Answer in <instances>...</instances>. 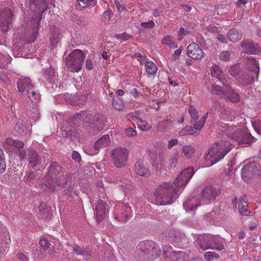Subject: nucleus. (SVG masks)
<instances>
[{
	"mask_svg": "<svg viewBox=\"0 0 261 261\" xmlns=\"http://www.w3.org/2000/svg\"><path fill=\"white\" fill-rule=\"evenodd\" d=\"M115 37L118 39H122L123 40H127L130 37V36L124 33L121 34H116Z\"/></svg>",
	"mask_w": 261,
	"mask_h": 261,
	"instance_id": "obj_64",
	"label": "nucleus"
},
{
	"mask_svg": "<svg viewBox=\"0 0 261 261\" xmlns=\"http://www.w3.org/2000/svg\"><path fill=\"white\" fill-rule=\"evenodd\" d=\"M73 121L83 119L87 123H89L88 132L91 135L97 134L102 130L105 126L106 121L105 117L100 113H96L94 115L85 111L76 113L71 117Z\"/></svg>",
	"mask_w": 261,
	"mask_h": 261,
	"instance_id": "obj_3",
	"label": "nucleus"
},
{
	"mask_svg": "<svg viewBox=\"0 0 261 261\" xmlns=\"http://www.w3.org/2000/svg\"><path fill=\"white\" fill-rule=\"evenodd\" d=\"M220 193L221 190L217 187L212 185L205 187L201 192L202 204H206L214 200Z\"/></svg>",
	"mask_w": 261,
	"mask_h": 261,
	"instance_id": "obj_10",
	"label": "nucleus"
},
{
	"mask_svg": "<svg viewBox=\"0 0 261 261\" xmlns=\"http://www.w3.org/2000/svg\"><path fill=\"white\" fill-rule=\"evenodd\" d=\"M242 178L245 181L248 182L253 178L254 176L257 174L258 169L257 164L254 162H250L246 164L241 170Z\"/></svg>",
	"mask_w": 261,
	"mask_h": 261,
	"instance_id": "obj_12",
	"label": "nucleus"
},
{
	"mask_svg": "<svg viewBox=\"0 0 261 261\" xmlns=\"http://www.w3.org/2000/svg\"><path fill=\"white\" fill-rule=\"evenodd\" d=\"M15 129L19 134H21L24 132L25 126L22 122H18L16 123Z\"/></svg>",
	"mask_w": 261,
	"mask_h": 261,
	"instance_id": "obj_58",
	"label": "nucleus"
},
{
	"mask_svg": "<svg viewBox=\"0 0 261 261\" xmlns=\"http://www.w3.org/2000/svg\"><path fill=\"white\" fill-rule=\"evenodd\" d=\"M232 138L237 142L238 145L242 146L250 145L255 141V138L245 129H238L232 135Z\"/></svg>",
	"mask_w": 261,
	"mask_h": 261,
	"instance_id": "obj_9",
	"label": "nucleus"
},
{
	"mask_svg": "<svg viewBox=\"0 0 261 261\" xmlns=\"http://www.w3.org/2000/svg\"><path fill=\"white\" fill-rule=\"evenodd\" d=\"M121 214L124 218H128L130 216L131 208L129 205H124L122 206Z\"/></svg>",
	"mask_w": 261,
	"mask_h": 261,
	"instance_id": "obj_48",
	"label": "nucleus"
},
{
	"mask_svg": "<svg viewBox=\"0 0 261 261\" xmlns=\"http://www.w3.org/2000/svg\"><path fill=\"white\" fill-rule=\"evenodd\" d=\"M182 152L187 158H190L195 152V148L191 145H185L182 147Z\"/></svg>",
	"mask_w": 261,
	"mask_h": 261,
	"instance_id": "obj_44",
	"label": "nucleus"
},
{
	"mask_svg": "<svg viewBox=\"0 0 261 261\" xmlns=\"http://www.w3.org/2000/svg\"><path fill=\"white\" fill-rule=\"evenodd\" d=\"M188 111L191 117V120L198 119L199 116L198 114V112L194 106H190Z\"/></svg>",
	"mask_w": 261,
	"mask_h": 261,
	"instance_id": "obj_49",
	"label": "nucleus"
},
{
	"mask_svg": "<svg viewBox=\"0 0 261 261\" xmlns=\"http://www.w3.org/2000/svg\"><path fill=\"white\" fill-rule=\"evenodd\" d=\"M199 132L196 129L191 125L186 126L181 130L179 132V135L180 136L186 135H194L197 136Z\"/></svg>",
	"mask_w": 261,
	"mask_h": 261,
	"instance_id": "obj_30",
	"label": "nucleus"
},
{
	"mask_svg": "<svg viewBox=\"0 0 261 261\" xmlns=\"http://www.w3.org/2000/svg\"><path fill=\"white\" fill-rule=\"evenodd\" d=\"M55 76V72L53 69L49 68L45 71L44 76L48 80H51Z\"/></svg>",
	"mask_w": 261,
	"mask_h": 261,
	"instance_id": "obj_55",
	"label": "nucleus"
},
{
	"mask_svg": "<svg viewBox=\"0 0 261 261\" xmlns=\"http://www.w3.org/2000/svg\"><path fill=\"white\" fill-rule=\"evenodd\" d=\"M28 158L27 156L24 159H27L29 161V165L32 168H35L36 166L40 165L41 163V159L38 154V153L33 148L28 149Z\"/></svg>",
	"mask_w": 261,
	"mask_h": 261,
	"instance_id": "obj_22",
	"label": "nucleus"
},
{
	"mask_svg": "<svg viewBox=\"0 0 261 261\" xmlns=\"http://www.w3.org/2000/svg\"><path fill=\"white\" fill-rule=\"evenodd\" d=\"M247 69L238 79L240 83L243 86L251 85L257 80L259 74V65L254 58H250L247 60Z\"/></svg>",
	"mask_w": 261,
	"mask_h": 261,
	"instance_id": "obj_5",
	"label": "nucleus"
},
{
	"mask_svg": "<svg viewBox=\"0 0 261 261\" xmlns=\"http://www.w3.org/2000/svg\"><path fill=\"white\" fill-rule=\"evenodd\" d=\"M194 173V168L189 167L180 172L173 184L165 182L160 185L153 194L155 203L159 205H164L173 203L178 197V189L186 186Z\"/></svg>",
	"mask_w": 261,
	"mask_h": 261,
	"instance_id": "obj_1",
	"label": "nucleus"
},
{
	"mask_svg": "<svg viewBox=\"0 0 261 261\" xmlns=\"http://www.w3.org/2000/svg\"><path fill=\"white\" fill-rule=\"evenodd\" d=\"M173 122L168 119H165L163 121L159 122L157 124V127L161 132H164L168 127L173 125Z\"/></svg>",
	"mask_w": 261,
	"mask_h": 261,
	"instance_id": "obj_34",
	"label": "nucleus"
},
{
	"mask_svg": "<svg viewBox=\"0 0 261 261\" xmlns=\"http://www.w3.org/2000/svg\"><path fill=\"white\" fill-rule=\"evenodd\" d=\"M5 144L11 146H14L18 149V153L21 160L24 159L26 156V151L23 148L24 143L22 141L13 140L12 138H7L5 141Z\"/></svg>",
	"mask_w": 261,
	"mask_h": 261,
	"instance_id": "obj_18",
	"label": "nucleus"
},
{
	"mask_svg": "<svg viewBox=\"0 0 261 261\" xmlns=\"http://www.w3.org/2000/svg\"><path fill=\"white\" fill-rule=\"evenodd\" d=\"M109 213V206L107 203L102 200H99L95 205L94 211L95 217L98 222L102 221Z\"/></svg>",
	"mask_w": 261,
	"mask_h": 261,
	"instance_id": "obj_13",
	"label": "nucleus"
},
{
	"mask_svg": "<svg viewBox=\"0 0 261 261\" xmlns=\"http://www.w3.org/2000/svg\"><path fill=\"white\" fill-rule=\"evenodd\" d=\"M110 143V138L109 135H105L99 138L94 144L93 154L98 153L99 149L102 148L106 147Z\"/></svg>",
	"mask_w": 261,
	"mask_h": 261,
	"instance_id": "obj_23",
	"label": "nucleus"
},
{
	"mask_svg": "<svg viewBox=\"0 0 261 261\" xmlns=\"http://www.w3.org/2000/svg\"><path fill=\"white\" fill-rule=\"evenodd\" d=\"M188 56L194 60H201L204 57V52L200 46L195 43L190 44L187 48Z\"/></svg>",
	"mask_w": 261,
	"mask_h": 261,
	"instance_id": "obj_15",
	"label": "nucleus"
},
{
	"mask_svg": "<svg viewBox=\"0 0 261 261\" xmlns=\"http://www.w3.org/2000/svg\"><path fill=\"white\" fill-rule=\"evenodd\" d=\"M163 254L166 261H178L180 258L181 251H174L169 245L162 247Z\"/></svg>",
	"mask_w": 261,
	"mask_h": 261,
	"instance_id": "obj_17",
	"label": "nucleus"
},
{
	"mask_svg": "<svg viewBox=\"0 0 261 261\" xmlns=\"http://www.w3.org/2000/svg\"><path fill=\"white\" fill-rule=\"evenodd\" d=\"M242 37V32L238 30L232 29L227 34L228 39L232 42L239 41Z\"/></svg>",
	"mask_w": 261,
	"mask_h": 261,
	"instance_id": "obj_28",
	"label": "nucleus"
},
{
	"mask_svg": "<svg viewBox=\"0 0 261 261\" xmlns=\"http://www.w3.org/2000/svg\"><path fill=\"white\" fill-rule=\"evenodd\" d=\"M238 210L241 215H247L246 213L247 212L248 210V203L244 198H242L240 200Z\"/></svg>",
	"mask_w": 261,
	"mask_h": 261,
	"instance_id": "obj_38",
	"label": "nucleus"
},
{
	"mask_svg": "<svg viewBox=\"0 0 261 261\" xmlns=\"http://www.w3.org/2000/svg\"><path fill=\"white\" fill-rule=\"evenodd\" d=\"M112 105L113 108L118 111H122L124 108L122 101L118 97V96H114L113 97Z\"/></svg>",
	"mask_w": 261,
	"mask_h": 261,
	"instance_id": "obj_37",
	"label": "nucleus"
},
{
	"mask_svg": "<svg viewBox=\"0 0 261 261\" xmlns=\"http://www.w3.org/2000/svg\"><path fill=\"white\" fill-rule=\"evenodd\" d=\"M240 67L238 65H234L231 66L229 69L230 74L235 77L237 80L239 78L240 75Z\"/></svg>",
	"mask_w": 261,
	"mask_h": 261,
	"instance_id": "obj_45",
	"label": "nucleus"
},
{
	"mask_svg": "<svg viewBox=\"0 0 261 261\" xmlns=\"http://www.w3.org/2000/svg\"><path fill=\"white\" fill-rule=\"evenodd\" d=\"M138 126L139 128L143 131L148 130L151 127V126L148 123L142 119L141 120H140V122L138 123Z\"/></svg>",
	"mask_w": 261,
	"mask_h": 261,
	"instance_id": "obj_51",
	"label": "nucleus"
},
{
	"mask_svg": "<svg viewBox=\"0 0 261 261\" xmlns=\"http://www.w3.org/2000/svg\"><path fill=\"white\" fill-rule=\"evenodd\" d=\"M255 130L258 134H261V121H256L252 123Z\"/></svg>",
	"mask_w": 261,
	"mask_h": 261,
	"instance_id": "obj_57",
	"label": "nucleus"
},
{
	"mask_svg": "<svg viewBox=\"0 0 261 261\" xmlns=\"http://www.w3.org/2000/svg\"><path fill=\"white\" fill-rule=\"evenodd\" d=\"M209 235H200L197 238V243L201 249L206 250L210 249Z\"/></svg>",
	"mask_w": 261,
	"mask_h": 261,
	"instance_id": "obj_26",
	"label": "nucleus"
},
{
	"mask_svg": "<svg viewBox=\"0 0 261 261\" xmlns=\"http://www.w3.org/2000/svg\"><path fill=\"white\" fill-rule=\"evenodd\" d=\"M162 44L168 46L170 48H176L177 45L174 39L171 36H166L162 40Z\"/></svg>",
	"mask_w": 261,
	"mask_h": 261,
	"instance_id": "obj_39",
	"label": "nucleus"
},
{
	"mask_svg": "<svg viewBox=\"0 0 261 261\" xmlns=\"http://www.w3.org/2000/svg\"><path fill=\"white\" fill-rule=\"evenodd\" d=\"M232 148V146L229 141L221 140L215 142L204 156L205 161H210L211 163L208 166L222 160Z\"/></svg>",
	"mask_w": 261,
	"mask_h": 261,
	"instance_id": "obj_4",
	"label": "nucleus"
},
{
	"mask_svg": "<svg viewBox=\"0 0 261 261\" xmlns=\"http://www.w3.org/2000/svg\"><path fill=\"white\" fill-rule=\"evenodd\" d=\"M220 103L218 101H214L213 105L211 106V107H210V113H215L217 111L218 108L219 107H220Z\"/></svg>",
	"mask_w": 261,
	"mask_h": 261,
	"instance_id": "obj_60",
	"label": "nucleus"
},
{
	"mask_svg": "<svg viewBox=\"0 0 261 261\" xmlns=\"http://www.w3.org/2000/svg\"><path fill=\"white\" fill-rule=\"evenodd\" d=\"M141 25L145 29H153L154 26V23L152 20H149L148 22H142L141 23Z\"/></svg>",
	"mask_w": 261,
	"mask_h": 261,
	"instance_id": "obj_54",
	"label": "nucleus"
},
{
	"mask_svg": "<svg viewBox=\"0 0 261 261\" xmlns=\"http://www.w3.org/2000/svg\"><path fill=\"white\" fill-rule=\"evenodd\" d=\"M12 19V13L10 8H6L0 10V26L5 27V31L9 29Z\"/></svg>",
	"mask_w": 261,
	"mask_h": 261,
	"instance_id": "obj_16",
	"label": "nucleus"
},
{
	"mask_svg": "<svg viewBox=\"0 0 261 261\" xmlns=\"http://www.w3.org/2000/svg\"><path fill=\"white\" fill-rule=\"evenodd\" d=\"M144 248L143 251L146 253H152L154 250L156 249V244L152 241H147L143 243Z\"/></svg>",
	"mask_w": 261,
	"mask_h": 261,
	"instance_id": "obj_32",
	"label": "nucleus"
},
{
	"mask_svg": "<svg viewBox=\"0 0 261 261\" xmlns=\"http://www.w3.org/2000/svg\"><path fill=\"white\" fill-rule=\"evenodd\" d=\"M211 91L214 94H216L220 97L225 96L226 93V91L225 92L221 87L215 84L212 85Z\"/></svg>",
	"mask_w": 261,
	"mask_h": 261,
	"instance_id": "obj_42",
	"label": "nucleus"
},
{
	"mask_svg": "<svg viewBox=\"0 0 261 261\" xmlns=\"http://www.w3.org/2000/svg\"><path fill=\"white\" fill-rule=\"evenodd\" d=\"M35 175L33 172H29L25 176V181L30 182L35 179Z\"/></svg>",
	"mask_w": 261,
	"mask_h": 261,
	"instance_id": "obj_62",
	"label": "nucleus"
},
{
	"mask_svg": "<svg viewBox=\"0 0 261 261\" xmlns=\"http://www.w3.org/2000/svg\"><path fill=\"white\" fill-rule=\"evenodd\" d=\"M39 245H40L41 248H42L45 251L48 250V249H49L51 246V244L50 243L49 241L44 238H41L39 242Z\"/></svg>",
	"mask_w": 261,
	"mask_h": 261,
	"instance_id": "obj_46",
	"label": "nucleus"
},
{
	"mask_svg": "<svg viewBox=\"0 0 261 261\" xmlns=\"http://www.w3.org/2000/svg\"><path fill=\"white\" fill-rule=\"evenodd\" d=\"M225 97L227 99L232 102H237L240 99V95L238 93L231 88H228L227 90Z\"/></svg>",
	"mask_w": 261,
	"mask_h": 261,
	"instance_id": "obj_27",
	"label": "nucleus"
},
{
	"mask_svg": "<svg viewBox=\"0 0 261 261\" xmlns=\"http://www.w3.org/2000/svg\"><path fill=\"white\" fill-rule=\"evenodd\" d=\"M219 255L213 252L208 251L205 253V259L206 260L210 261L213 258H219Z\"/></svg>",
	"mask_w": 261,
	"mask_h": 261,
	"instance_id": "obj_53",
	"label": "nucleus"
},
{
	"mask_svg": "<svg viewBox=\"0 0 261 261\" xmlns=\"http://www.w3.org/2000/svg\"><path fill=\"white\" fill-rule=\"evenodd\" d=\"M18 91L23 98H31L35 93L34 87L29 78H19L17 81Z\"/></svg>",
	"mask_w": 261,
	"mask_h": 261,
	"instance_id": "obj_7",
	"label": "nucleus"
},
{
	"mask_svg": "<svg viewBox=\"0 0 261 261\" xmlns=\"http://www.w3.org/2000/svg\"><path fill=\"white\" fill-rule=\"evenodd\" d=\"M199 196H194L187 199L183 204L186 211L192 212V215H194L195 213L194 210L202 204L201 200H200Z\"/></svg>",
	"mask_w": 261,
	"mask_h": 261,
	"instance_id": "obj_19",
	"label": "nucleus"
},
{
	"mask_svg": "<svg viewBox=\"0 0 261 261\" xmlns=\"http://www.w3.org/2000/svg\"><path fill=\"white\" fill-rule=\"evenodd\" d=\"M178 161L177 154L174 155L170 160V166L171 168H175Z\"/></svg>",
	"mask_w": 261,
	"mask_h": 261,
	"instance_id": "obj_56",
	"label": "nucleus"
},
{
	"mask_svg": "<svg viewBox=\"0 0 261 261\" xmlns=\"http://www.w3.org/2000/svg\"><path fill=\"white\" fill-rule=\"evenodd\" d=\"M71 179L69 174H64L61 166L56 162H51L47 168L45 176V186L51 191L57 190V186L67 185Z\"/></svg>",
	"mask_w": 261,
	"mask_h": 261,
	"instance_id": "obj_2",
	"label": "nucleus"
},
{
	"mask_svg": "<svg viewBox=\"0 0 261 261\" xmlns=\"http://www.w3.org/2000/svg\"><path fill=\"white\" fill-rule=\"evenodd\" d=\"M40 95L38 93H35L33 97L29 98L30 100L28 101V103L29 105V108L37 110L38 102L40 100Z\"/></svg>",
	"mask_w": 261,
	"mask_h": 261,
	"instance_id": "obj_33",
	"label": "nucleus"
},
{
	"mask_svg": "<svg viewBox=\"0 0 261 261\" xmlns=\"http://www.w3.org/2000/svg\"><path fill=\"white\" fill-rule=\"evenodd\" d=\"M169 241L172 242L174 244H177L179 245L180 242V237L177 235L176 232L174 230H170L168 233Z\"/></svg>",
	"mask_w": 261,
	"mask_h": 261,
	"instance_id": "obj_43",
	"label": "nucleus"
},
{
	"mask_svg": "<svg viewBox=\"0 0 261 261\" xmlns=\"http://www.w3.org/2000/svg\"><path fill=\"white\" fill-rule=\"evenodd\" d=\"M241 46L251 54H257L260 52V45L250 40H243L241 42Z\"/></svg>",
	"mask_w": 261,
	"mask_h": 261,
	"instance_id": "obj_20",
	"label": "nucleus"
},
{
	"mask_svg": "<svg viewBox=\"0 0 261 261\" xmlns=\"http://www.w3.org/2000/svg\"><path fill=\"white\" fill-rule=\"evenodd\" d=\"M55 0H30L31 10L39 14H42L49 4L53 5Z\"/></svg>",
	"mask_w": 261,
	"mask_h": 261,
	"instance_id": "obj_14",
	"label": "nucleus"
},
{
	"mask_svg": "<svg viewBox=\"0 0 261 261\" xmlns=\"http://www.w3.org/2000/svg\"><path fill=\"white\" fill-rule=\"evenodd\" d=\"M82 247L74 244L72 247V253L77 255H80L82 251Z\"/></svg>",
	"mask_w": 261,
	"mask_h": 261,
	"instance_id": "obj_59",
	"label": "nucleus"
},
{
	"mask_svg": "<svg viewBox=\"0 0 261 261\" xmlns=\"http://www.w3.org/2000/svg\"><path fill=\"white\" fill-rule=\"evenodd\" d=\"M136 173L142 176L148 177L150 175V170L141 162H137L135 166Z\"/></svg>",
	"mask_w": 261,
	"mask_h": 261,
	"instance_id": "obj_24",
	"label": "nucleus"
},
{
	"mask_svg": "<svg viewBox=\"0 0 261 261\" xmlns=\"http://www.w3.org/2000/svg\"><path fill=\"white\" fill-rule=\"evenodd\" d=\"M230 53L229 51H223L220 55V59L223 61H227L229 60L230 58Z\"/></svg>",
	"mask_w": 261,
	"mask_h": 261,
	"instance_id": "obj_52",
	"label": "nucleus"
},
{
	"mask_svg": "<svg viewBox=\"0 0 261 261\" xmlns=\"http://www.w3.org/2000/svg\"><path fill=\"white\" fill-rule=\"evenodd\" d=\"M146 71L150 74H153L155 73L158 69L155 64L152 61H146L145 63Z\"/></svg>",
	"mask_w": 261,
	"mask_h": 261,
	"instance_id": "obj_36",
	"label": "nucleus"
},
{
	"mask_svg": "<svg viewBox=\"0 0 261 261\" xmlns=\"http://www.w3.org/2000/svg\"><path fill=\"white\" fill-rule=\"evenodd\" d=\"M71 179L72 177H71ZM61 187H64L65 189L64 190V192L65 194L70 197L72 196V194L74 193L73 184L72 183L71 179L69 180L67 185H64L63 186Z\"/></svg>",
	"mask_w": 261,
	"mask_h": 261,
	"instance_id": "obj_40",
	"label": "nucleus"
},
{
	"mask_svg": "<svg viewBox=\"0 0 261 261\" xmlns=\"http://www.w3.org/2000/svg\"><path fill=\"white\" fill-rule=\"evenodd\" d=\"M70 120L73 122L71 123H70L69 122H68L66 128L62 130L61 135L63 137L73 140L80 136L81 130L79 128V126L75 124L76 121H73L71 117L70 118Z\"/></svg>",
	"mask_w": 261,
	"mask_h": 261,
	"instance_id": "obj_11",
	"label": "nucleus"
},
{
	"mask_svg": "<svg viewBox=\"0 0 261 261\" xmlns=\"http://www.w3.org/2000/svg\"><path fill=\"white\" fill-rule=\"evenodd\" d=\"M72 158L73 160L77 162V163H80L81 161V157L79 152L75 151H73L72 152V155H71Z\"/></svg>",
	"mask_w": 261,
	"mask_h": 261,
	"instance_id": "obj_63",
	"label": "nucleus"
},
{
	"mask_svg": "<svg viewBox=\"0 0 261 261\" xmlns=\"http://www.w3.org/2000/svg\"><path fill=\"white\" fill-rule=\"evenodd\" d=\"M6 169L4 153L2 149L0 148V172H4Z\"/></svg>",
	"mask_w": 261,
	"mask_h": 261,
	"instance_id": "obj_50",
	"label": "nucleus"
},
{
	"mask_svg": "<svg viewBox=\"0 0 261 261\" xmlns=\"http://www.w3.org/2000/svg\"><path fill=\"white\" fill-rule=\"evenodd\" d=\"M128 150L123 147L113 149L111 155L114 166L117 168L125 166L128 160Z\"/></svg>",
	"mask_w": 261,
	"mask_h": 261,
	"instance_id": "obj_8",
	"label": "nucleus"
},
{
	"mask_svg": "<svg viewBox=\"0 0 261 261\" xmlns=\"http://www.w3.org/2000/svg\"><path fill=\"white\" fill-rule=\"evenodd\" d=\"M77 2L78 5L83 9L86 7H93L97 3L96 0H77Z\"/></svg>",
	"mask_w": 261,
	"mask_h": 261,
	"instance_id": "obj_41",
	"label": "nucleus"
},
{
	"mask_svg": "<svg viewBox=\"0 0 261 261\" xmlns=\"http://www.w3.org/2000/svg\"><path fill=\"white\" fill-rule=\"evenodd\" d=\"M85 56L82 50L75 49L69 55L66 60V64L70 71L77 72L82 68V62Z\"/></svg>",
	"mask_w": 261,
	"mask_h": 261,
	"instance_id": "obj_6",
	"label": "nucleus"
},
{
	"mask_svg": "<svg viewBox=\"0 0 261 261\" xmlns=\"http://www.w3.org/2000/svg\"><path fill=\"white\" fill-rule=\"evenodd\" d=\"M210 237V249H215L218 250H222L224 249L223 245L222 242L214 236L209 235Z\"/></svg>",
	"mask_w": 261,
	"mask_h": 261,
	"instance_id": "obj_29",
	"label": "nucleus"
},
{
	"mask_svg": "<svg viewBox=\"0 0 261 261\" xmlns=\"http://www.w3.org/2000/svg\"><path fill=\"white\" fill-rule=\"evenodd\" d=\"M90 94V93L89 92L86 91L85 93L81 95H75L74 99H75V101L72 102L73 106H77L85 103Z\"/></svg>",
	"mask_w": 261,
	"mask_h": 261,
	"instance_id": "obj_31",
	"label": "nucleus"
},
{
	"mask_svg": "<svg viewBox=\"0 0 261 261\" xmlns=\"http://www.w3.org/2000/svg\"><path fill=\"white\" fill-rule=\"evenodd\" d=\"M40 23L37 21L35 22V26L32 30V32L30 38L28 40L29 44L32 43L35 41L38 36V30L39 29Z\"/></svg>",
	"mask_w": 261,
	"mask_h": 261,
	"instance_id": "obj_35",
	"label": "nucleus"
},
{
	"mask_svg": "<svg viewBox=\"0 0 261 261\" xmlns=\"http://www.w3.org/2000/svg\"><path fill=\"white\" fill-rule=\"evenodd\" d=\"M74 98H75V95L72 96L70 95L66 94L64 96V98H65V101L67 103H68L71 105H73V104L72 103V102H74V101H75V99H74Z\"/></svg>",
	"mask_w": 261,
	"mask_h": 261,
	"instance_id": "obj_61",
	"label": "nucleus"
},
{
	"mask_svg": "<svg viewBox=\"0 0 261 261\" xmlns=\"http://www.w3.org/2000/svg\"><path fill=\"white\" fill-rule=\"evenodd\" d=\"M208 115V113L207 112L205 113L199 120L198 119L191 120L190 123L191 125H193L196 130L199 133L200 130L205 124Z\"/></svg>",
	"mask_w": 261,
	"mask_h": 261,
	"instance_id": "obj_25",
	"label": "nucleus"
},
{
	"mask_svg": "<svg viewBox=\"0 0 261 261\" xmlns=\"http://www.w3.org/2000/svg\"><path fill=\"white\" fill-rule=\"evenodd\" d=\"M211 73L212 76L217 79L223 85L226 86L228 84L227 80L225 79V75L218 65L215 64L212 67Z\"/></svg>",
	"mask_w": 261,
	"mask_h": 261,
	"instance_id": "obj_21",
	"label": "nucleus"
},
{
	"mask_svg": "<svg viewBox=\"0 0 261 261\" xmlns=\"http://www.w3.org/2000/svg\"><path fill=\"white\" fill-rule=\"evenodd\" d=\"M74 21L78 25H86L89 24L88 19L83 16L75 17Z\"/></svg>",
	"mask_w": 261,
	"mask_h": 261,
	"instance_id": "obj_47",
	"label": "nucleus"
}]
</instances>
